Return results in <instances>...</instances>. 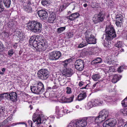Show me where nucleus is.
Masks as SVG:
<instances>
[{"instance_id":"obj_20","label":"nucleus","mask_w":127,"mask_h":127,"mask_svg":"<svg viewBox=\"0 0 127 127\" xmlns=\"http://www.w3.org/2000/svg\"><path fill=\"white\" fill-rule=\"evenodd\" d=\"M56 113L59 117H62L63 115L64 112L63 110L60 109L58 106L56 107Z\"/></svg>"},{"instance_id":"obj_36","label":"nucleus","mask_w":127,"mask_h":127,"mask_svg":"<svg viewBox=\"0 0 127 127\" xmlns=\"http://www.w3.org/2000/svg\"><path fill=\"white\" fill-rule=\"evenodd\" d=\"M110 57L108 56L106 57L105 60V63L108 64H110L111 63L112 60L111 58L110 59Z\"/></svg>"},{"instance_id":"obj_56","label":"nucleus","mask_w":127,"mask_h":127,"mask_svg":"<svg viewBox=\"0 0 127 127\" xmlns=\"http://www.w3.org/2000/svg\"><path fill=\"white\" fill-rule=\"evenodd\" d=\"M66 93L68 94H70L71 93V90L70 88L67 87L66 88Z\"/></svg>"},{"instance_id":"obj_3","label":"nucleus","mask_w":127,"mask_h":127,"mask_svg":"<svg viewBox=\"0 0 127 127\" xmlns=\"http://www.w3.org/2000/svg\"><path fill=\"white\" fill-rule=\"evenodd\" d=\"M108 115L109 112L108 110L103 109L99 112L98 117H92V119L97 123L101 122L105 120Z\"/></svg>"},{"instance_id":"obj_53","label":"nucleus","mask_w":127,"mask_h":127,"mask_svg":"<svg viewBox=\"0 0 127 127\" xmlns=\"http://www.w3.org/2000/svg\"><path fill=\"white\" fill-rule=\"evenodd\" d=\"M124 69V67L123 66H120L118 67V71L119 72L121 73L123 71Z\"/></svg>"},{"instance_id":"obj_11","label":"nucleus","mask_w":127,"mask_h":127,"mask_svg":"<svg viewBox=\"0 0 127 127\" xmlns=\"http://www.w3.org/2000/svg\"><path fill=\"white\" fill-rule=\"evenodd\" d=\"M83 60L78 59L77 60L75 63V68L77 70L81 71L84 68V64Z\"/></svg>"},{"instance_id":"obj_35","label":"nucleus","mask_w":127,"mask_h":127,"mask_svg":"<svg viewBox=\"0 0 127 127\" xmlns=\"http://www.w3.org/2000/svg\"><path fill=\"white\" fill-rule=\"evenodd\" d=\"M107 41L104 42L103 44L104 46H105L107 48H109L111 46L110 41Z\"/></svg>"},{"instance_id":"obj_29","label":"nucleus","mask_w":127,"mask_h":127,"mask_svg":"<svg viewBox=\"0 0 127 127\" xmlns=\"http://www.w3.org/2000/svg\"><path fill=\"white\" fill-rule=\"evenodd\" d=\"M24 10L28 13H32V7L29 6L27 5L24 7Z\"/></svg>"},{"instance_id":"obj_63","label":"nucleus","mask_w":127,"mask_h":127,"mask_svg":"<svg viewBox=\"0 0 127 127\" xmlns=\"http://www.w3.org/2000/svg\"><path fill=\"white\" fill-rule=\"evenodd\" d=\"M13 47L15 49H16L17 48V43H15L13 45Z\"/></svg>"},{"instance_id":"obj_55","label":"nucleus","mask_w":127,"mask_h":127,"mask_svg":"<svg viewBox=\"0 0 127 127\" xmlns=\"http://www.w3.org/2000/svg\"><path fill=\"white\" fill-rule=\"evenodd\" d=\"M106 2L108 5H111L113 2L111 0H106Z\"/></svg>"},{"instance_id":"obj_14","label":"nucleus","mask_w":127,"mask_h":127,"mask_svg":"<svg viewBox=\"0 0 127 127\" xmlns=\"http://www.w3.org/2000/svg\"><path fill=\"white\" fill-rule=\"evenodd\" d=\"M38 14L41 18L44 20L46 19L48 17L47 12L44 10H41L38 11Z\"/></svg>"},{"instance_id":"obj_46","label":"nucleus","mask_w":127,"mask_h":127,"mask_svg":"<svg viewBox=\"0 0 127 127\" xmlns=\"http://www.w3.org/2000/svg\"><path fill=\"white\" fill-rule=\"evenodd\" d=\"M95 102H96V104H97V105H100L102 104L103 103L102 101H101L99 99L95 100Z\"/></svg>"},{"instance_id":"obj_59","label":"nucleus","mask_w":127,"mask_h":127,"mask_svg":"<svg viewBox=\"0 0 127 127\" xmlns=\"http://www.w3.org/2000/svg\"><path fill=\"white\" fill-rule=\"evenodd\" d=\"M92 101L93 103V104L94 106H97V104H96V102H95V100H92Z\"/></svg>"},{"instance_id":"obj_62","label":"nucleus","mask_w":127,"mask_h":127,"mask_svg":"<svg viewBox=\"0 0 127 127\" xmlns=\"http://www.w3.org/2000/svg\"><path fill=\"white\" fill-rule=\"evenodd\" d=\"M73 34L70 33H69L67 34V36H68L69 38L72 37V36Z\"/></svg>"},{"instance_id":"obj_44","label":"nucleus","mask_w":127,"mask_h":127,"mask_svg":"<svg viewBox=\"0 0 127 127\" xmlns=\"http://www.w3.org/2000/svg\"><path fill=\"white\" fill-rule=\"evenodd\" d=\"M115 46L118 48L121 47L122 46V41H118L115 44Z\"/></svg>"},{"instance_id":"obj_25","label":"nucleus","mask_w":127,"mask_h":127,"mask_svg":"<svg viewBox=\"0 0 127 127\" xmlns=\"http://www.w3.org/2000/svg\"><path fill=\"white\" fill-rule=\"evenodd\" d=\"M102 62V59L99 58H97L96 59L93 60L91 64L93 65H96L98 63H101Z\"/></svg>"},{"instance_id":"obj_22","label":"nucleus","mask_w":127,"mask_h":127,"mask_svg":"<svg viewBox=\"0 0 127 127\" xmlns=\"http://www.w3.org/2000/svg\"><path fill=\"white\" fill-rule=\"evenodd\" d=\"M34 85L37 86V87L41 90V92H43L44 90V85L41 82L38 81L36 82Z\"/></svg>"},{"instance_id":"obj_28","label":"nucleus","mask_w":127,"mask_h":127,"mask_svg":"<svg viewBox=\"0 0 127 127\" xmlns=\"http://www.w3.org/2000/svg\"><path fill=\"white\" fill-rule=\"evenodd\" d=\"M92 78L95 81H98L99 79L101 78V76L98 74H96L92 76Z\"/></svg>"},{"instance_id":"obj_61","label":"nucleus","mask_w":127,"mask_h":127,"mask_svg":"<svg viewBox=\"0 0 127 127\" xmlns=\"http://www.w3.org/2000/svg\"><path fill=\"white\" fill-rule=\"evenodd\" d=\"M5 110V109L3 107H0V112H4Z\"/></svg>"},{"instance_id":"obj_19","label":"nucleus","mask_w":127,"mask_h":127,"mask_svg":"<svg viewBox=\"0 0 127 127\" xmlns=\"http://www.w3.org/2000/svg\"><path fill=\"white\" fill-rule=\"evenodd\" d=\"M72 70L70 68L64 70L63 74L67 77H70L72 75Z\"/></svg>"},{"instance_id":"obj_8","label":"nucleus","mask_w":127,"mask_h":127,"mask_svg":"<svg viewBox=\"0 0 127 127\" xmlns=\"http://www.w3.org/2000/svg\"><path fill=\"white\" fill-rule=\"evenodd\" d=\"M105 15L102 13L95 14L93 17L92 20L95 24L102 22L105 18Z\"/></svg>"},{"instance_id":"obj_26","label":"nucleus","mask_w":127,"mask_h":127,"mask_svg":"<svg viewBox=\"0 0 127 127\" xmlns=\"http://www.w3.org/2000/svg\"><path fill=\"white\" fill-rule=\"evenodd\" d=\"M51 3L50 0H42L41 3L44 6H48Z\"/></svg>"},{"instance_id":"obj_30","label":"nucleus","mask_w":127,"mask_h":127,"mask_svg":"<svg viewBox=\"0 0 127 127\" xmlns=\"http://www.w3.org/2000/svg\"><path fill=\"white\" fill-rule=\"evenodd\" d=\"M120 79L119 77L117 75H115L112 78V82L114 83L117 82Z\"/></svg>"},{"instance_id":"obj_16","label":"nucleus","mask_w":127,"mask_h":127,"mask_svg":"<svg viewBox=\"0 0 127 127\" xmlns=\"http://www.w3.org/2000/svg\"><path fill=\"white\" fill-rule=\"evenodd\" d=\"M56 18V14L55 12H50V16L48 19V22L50 23L55 22Z\"/></svg>"},{"instance_id":"obj_51","label":"nucleus","mask_w":127,"mask_h":127,"mask_svg":"<svg viewBox=\"0 0 127 127\" xmlns=\"http://www.w3.org/2000/svg\"><path fill=\"white\" fill-rule=\"evenodd\" d=\"M66 98L64 96H63L61 99V101L62 103H64L66 102Z\"/></svg>"},{"instance_id":"obj_4","label":"nucleus","mask_w":127,"mask_h":127,"mask_svg":"<svg viewBox=\"0 0 127 127\" xmlns=\"http://www.w3.org/2000/svg\"><path fill=\"white\" fill-rule=\"evenodd\" d=\"M106 32L105 40L107 41H110L116 37V34L114 28L112 26L106 27L105 30Z\"/></svg>"},{"instance_id":"obj_39","label":"nucleus","mask_w":127,"mask_h":127,"mask_svg":"<svg viewBox=\"0 0 127 127\" xmlns=\"http://www.w3.org/2000/svg\"><path fill=\"white\" fill-rule=\"evenodd\" d=\"M53 82L55 85L53 86L52 88L53 89H57L59 87V85L58 84V81L57 80H55Z\"/></svg>"},{"instance_id":"obj_2","label":"nucleus","mask_w":127,"mask_h":127,"mask_svg":"<svg viewBox=\"0 0 127 127\" xmlns=\"http://www.w3.org/2000/svg\"><path fill=\"white\" fill-rule=\"evenodd\" d=\"M92 118V117H85L79 120H72L67 127H85L87 125V120H91Z\"/></svg>"},{"instance_id":"obj_40","label":"nucleus","mask_w":127,"mask_h":127,"mask_svg":"<svg viewBox=\"0 0 127 127\" xmlns=\"http://www.w3.org/2000/svg\"><path fill=\"white\" fill-rule=\"evenodd\" d=\"M69 59H67L63 62V65L64 67H65L70 62Z\"/></svg>"},{"instance_id":"obj_9","label":"nucleus","mask_w":127,"mask_h":127,"mask_svg":"<svg viewBox=\"0 0 127 127\" xmlns=\"http://www.w3.org/2000/svg\"><path fill=\"white\" fill-rule=\"evenodd\" d=\"M61 56V53L59 51H54L49 53V59L51 60H55L58 59Z\"/></svg>"},{"instance_id":"obj_49","label":"nucleus","mask_w":127,"mask_h":127,"mask_svg":"<svg viewBox=\"0 0 127 127\" xmlns=\"http://www.w3.org/2000/svg\"><path fill=\"white\" fill-rule=\"evenodd\" d=\"M2 0H0V12L3 11L4 10V7L3 5H2L1 3Z\"/></svg>"},{"instance_id":"obj_17","label":"nucleus","mask_w":127,"mask_h":127,"mask_svg":"<svg viewBox=\"0 0 127 127\" xmlns=\"http://www.w3.org/2000/svg\"><path fill=\"white\" fill-rule=\"evenodd\" d=\"M31 90L32 92L35 94H41L43 92H41V90L37 87L36 86H31Z\"/></svg>"},{"instance_id":"obj_54","label":"nucleus","mask_w":127,"mask_h":127,"mask_svg":"<svg viewBox=\"0 0 127 127\" xmlns=\"http://www.w3.org/2000/svg\"><path fill=\"white\" fill-rule=\"evenodd\" d=\"M66 8L65 4H64L63 5L61 6L59 10L60 11H62L64 10Z\"/></svg>"},{"instance_id":"obj_24","label":"nucleus","mask_w":127,"mask_h":127,"mask_svg":"<svg viewBox=\"0 0 127 127\" xmlns=\"http://www.w3.org/2000/svg\"><path fill=\"white\" fill-rule=\"evenodd\" d=\"M86 97V93L80 94L78 96V101H81L85 99Z\"/></svg>"},{"instance_id":"obj_21","label":"nucleus","mask_w":127,"mask_h":127,"mask_svg":"<svg viewBox=\"0 0 127 127\" xmlns=\"http://www.w3.org/2000/svg\"><path fill=\"white\" fill-rule=\"evenodd\" d=\"M90 85V84H88L87 85L85 82H84L82 81L79 82L78 83V85L79 87L83 86V87L81 88V89H89Z\"/></svg>"},{"instance_id":"obj_52","label":"nucleus","mask_w":127,"mask_h":127,"mask_svg":"<svg viewBox=\"0 0 127 127\" xmlns=\"http://www.w3.org/2000/svg\"><path fill=\"white\" fill-rule=\"evenodd\" d=\"M9 93H4L2 94H0L2 96V99L4 98H6L7 97H9Z\"/></svg>"},{"instance_id":"obj_27","label":"nucleus","mask_w":127,"mask_h":127,"mask_svg":"<svg viewBox=\"0 0 127 127\" xmlns=\"http://www.w3.org/2000/svg\"><path fill=\"white\" fill-rule=\"evenodd\" d=\"M3 2L6 7L7 8L10 7L11 4V1L10 0H3Z\"/></svg>"},{"instance_id":"obj_23","label":"nucleus","mask_w":127,"mask_h":127,"mask_svg":"<svg viewBox=\"0 0 127 127\" xmlns=\"http://www.w3.org/2000/svg\"><path fill=\"white\" fill-rule=\"evenodd\" d=\"M16 35L21 40H23V39L25 38V36L24 34L19 31H17L16 32Z\"/></svg>"},{"instance_id":"obj_37","label":"nucleus","mask_w":127,"mask_h":127,"mask_svg":"<svg viewBox=\"0 0 127 127\" xmlns=\"http://www.w3.org/2000/svg\"><path fill=\"white\" fill-rule=\"evenodd\" d=\"M93 103L92 101L89 102L87 104V106L86 108L87 109H90L91 108L94 107V105L93 104Z\"/></svg>"},{"instance_id":"obj_48","label":"nucleus","mask_w":127,"mask_h":127,"mask_svg":"<svg viewBox=\"0 0 127 127\" xmlns=\"http://www.w3.org/2000/svg\"><path fill=\"white\" fill-rule=\"evenodd\" d=\"M8 54L10 57H11L14 54V52L13 49H11L8 51Z\"/></svg>"},{"instance_id":"obj_12","label":"nucleus","mask_w":127,"mask_h":127,"mask_svg":"<svg viewBox=\"0 0 127 127\" xmlns=\"http://www.w3.org/2000/svg\"><path fill=\"white\" fill-rule=\"evenodd\" d=\"M32 120L34 123L35 122V124L38 126L41 124L42 122L41 119L39 114L34 113L32 116Z\"/></svg>"},{"instance_id":"obj_58","label":"nucleus","mask_w":127,"mask_h":127,"mask_svg":"<svg viewBox=\"0 0 127 127\" xmlns=\"http://www.w3.org/2000/svg\"><path fill=\"white\" fill-rule=\"evenodd\" d=\"M92 121H93V122H94V124H95V127H98V126H99V124L100 122H98L97 123L95 121H93L92 120Z\"/></svg>"},{"instance_id":"obj_57","label":"nucleus","mask_w":127,"mask_h":127,"mask_svg":"<svg viewBox=\"0 0 127 127\" xmlns=\"http://www.w3.org/2000/svg\"><path fill=\"white\" fill-rule=\"evenodd\" d=\"M12 120V116L9 117L4 122H6V121L8 122L9 121H11Z\"/></svg>"},{"instance_id":"obj_7","label":"nucleus","mask_w":127,"mask_h":127,"mask_svg":"<svg viewBox=\"0 0 127 127\" xmlns=\"http://www.w3.org/2000/svg\"><path fill=\"white\" fill-rule=\"evenodd\" d=\"M85 37L88 44H95L96 43V39L94 35L89 31H87L85 33Z\"/></svg>"},{"instance_id":"obj_6","label":"nucleus","mask_w":127,"mask_h":127,"mask_svg":"<svg viewBox=\"0 0 127 127\" xmlns=\"http://www.w3.org/2000/svg\"><path fill=\"white\" fill-rule=\"evenodd\" d=\"M38 78L43 80H46L49 77V73L48 70L46 69H41L37 73Z\"/></svg>"},{"instance_id":"obj_18","label":"nucleus","mask_w":127,"mask_h":127,"mask_svg":"<svg viewBox=\"0 0 127 127\" xmlns=\"http://www.w3.org/2000/svg\"><path fill=\"white\" fill-rule=\"evenodd\" d=\"M79 16V14L78 13L75 12L72 13L69 16H67V18L70 21H73L78 18Z\"/></svg>"},{"instance_id":"obj_31","label":"nucleus","mask_w":127,"mask_h":127,"mask_svg":"<svg viewBox=\"0 0 127 127\" xmlns=\"http://www.w3.org/2000/svg\"><path fill=\"white\" fill-rule=\"evenodd\" d=\"M120 112L121 114L124 116H127V108L121 109Z\"/></svg>"},{"instance_id":"obj_32","label":"nucleus","mask_w":127,"mask_h":127,"mask_svg":"<svg viewBox=\"0 0 127 127\" xmlns=\"http://www.w3.org/2000/svg\"><path fill=\"white\" fill-rule=\"evenodd\" d=\"M35 0H29L27 2V5H30L31 6H33L36 3Z\"/></svg>"},{"instance_id":"obj_1","label":"nucleus","mask_w":127,"mask_h":127,"mask_svg":"<svg viewBox=\"0 0 127 127\" xmlns=\"http://www.w3.org/2000/svg\"><path fill=\"white\" fill-rule=\"evenodd\" d=\"M26 27L28 30L34 33L40 32L42 30L41 24L34 21H29Z\"/></svg>"},{"instance_id":"obj_60","label":"nucleus","mask_w":127,"mask_h":127,"mask_svg":"<svg viewBox=\"0 0 127 127\" xmlns=\"http://www.w3.org/2000/svg\"><path fill=\"white\" fill-rule=\"evenodd\" d=\"M28 123L29 126H30L31 127H32V121L29 120L28 122Z\"/></svg>"},{"instance_id":"obj_41","label":"nucleus","mask_w":127,"mask_h":127,"mask_svg":"<svg viewBox=\"0 0 127 127\" xmlns=\"http://www.w3.org/2000/svg\"><path fill=\"white\" fill-rule=\"evenodd\" d=\"M77 4L75 2H72L70 4V7L72 9V11L75 9V7L77 6Z\"/></svg>"},{"instance_id":"obj_47","label":"nucleus","mask_w":127,"mask_h":127,"mask_svg":"<svg viewBox=\"0 0 127 127\" xmlns=\"http://www.w3.org/2000/svg\"><path fill=\"white\" fill-rule=\"evenodd\" d=\"M35 36L33 35L30 38L29 41V44L30 45H32V42L35 40Z\"/></svg>"},{"instance_id":"obj_15","label":"nucleus","mask_w":127,"mask_h":127,"mask_svg":"<svg viewBox=\"0 0 127 127\" xmlns=\"http://www.w3.org/2000/svg\"><path fill=\"white\" fill-rule=\"evenodd\" d=\"M9 97L10 99L13 102L16 101L17 99V94L15 92H9Z\"/></svg>"},{"instance_id":"obj_50","label":"nucleus","mask_w":127,"mask_h":127,"mask_svg":"<svg viewBox=\"0 0 127 127\" xmlns=\"http://www.w3.org/2000/svg\"><path fill=\"white\" fill-rule=\"evenodd\" d=\"M58 80L60 83H64L65 82V81L63 76H62L59 77Z\"/></svg>"},{"instance_id":"obj_33","label":"nucleus","mask_w":127,"mask_h":127,"mask_svg":"<svg viewBox=\"0 0 127 127\" xmlns=\"http://www.w3.org/2000/svg\"><path fill=\"white\" fill-rule=\"evenodd\" d=\"M103 97L105 100L109 102L112 101L113 100L112 97L107 95H103Z\"/></svg>"},{"instance_id":"obj_5","label":"nucleus","mask_w":127,"mask_h":127,"mask_svg":"<svg viewBox=\"0 0 127 127\" xmlns=\"http://www.w3.org/2000/svg\"><path fill=\"white\" fill-rule=\"evenodd\" d=\"M35 39L38 42V47L39 51L45 50L48 47L47 43L42 38L41 36H35Z\"/></svg>"},{"instance_id":"obj_45","label":"nucleus","mask_w":127,"mask_h":127,"mask_svg":"<svg viewBox=\"0 0 127 127\" xmlns=\"http://www.w3.org/2000/svg\"><path fill=\"white\" fill-rule=\"evenodd\" d=\"M74 97V95H72L69 98H66V103H69L72 102L73 101Z\"/></svg>"},{"instance_id":"obj_10","label":"nucleus","mask_w":127,"mask_h":127,"mask_svg":"<svg viewBox=\"0 0 127 127\" xmlns=\"http://www.w3.org/2000/svg\"><path fill=\"white\" fill-rule=\"evenodd\" d=\"M116 120L113 119H110L106 121L103 124V127H113L116 124Z\"/></svg>"},{"instance_id":"obj_38","label":"nucleus","mask_w":127,"mask_h":127,"mask_svg":"<svg viewBox=\"0 0 127 127\" xmlns=\"http://www.w3.org/2000/svg\"><path fill=\"white\" fill-rule=\"evenodd\" d=\"M65 29V27H61L57 29V32L58 33H60L64 31Z\"/></svg>"},{"instance_id":"obj_13","label":"nucleus","mask_w":127,"mask_h":127,"mask_svg":"<svg viewBox=\"0 0 127 127\" xmlns=\"http://www.w3.org/2000/svg\"><path fill=\"white\" fill-rule=\"evenodd\" d=\"M122 16L121 14L117 15L115 17V24L118 27H121L123 25V20Z\"/></svg>"},{"instance_id":"obj_34","label":"nucleus","mask_w":127,"mask_h":127,"mask_svg":"<svg viewBox=\"0 0 127 127\" xmlns=\"http://www.w3.org/2000/svg\"><path fill=\"white\" fill-rule=\"evenodd\" d=\"M88 44V42L84 40L83 41L82 43L80 44L78 46V48H81L83 47Z\"/></svg>"},{"instance_id":"obj_42","label":"nucleus","mask_w":127,"mask_h":127,"mask_svg":"<svg viewBox=\"0 0 127 127\" xmlns=\"http://www.w3.org/2000/svg\"><path fill=\"white\" fill-rule=\"evenodd\" d=\"M33 46L36 47V48H37L38 49V42L36 40H35L33 41L32 42V45Z\"/></svg>"},{"instance_id":"obj_43","label":"nucleus","mask_w":127,"mask_h":127,"mask_svg":"<svg viewBox=\"0 0 127 127\" xmlns=\"http://www.w3.org/2000/svg\"><path fill=\"white\" fill-rule=\"evenodd\" d=\"M122 104L124 107H127V98L126 97L122 101Z\"/></svg>"},{"instance_id":"obj_64","label":"nucleus","mask_w":127,"mask_h":127,"mask_svg":"<svg viewBox=\"0 0 127 127\" xmlns=\"http://www.w3.org/2000/svg\"><path fill=\"white\" fill-rule=\"evenodd\" d=\"M68 110L65 109V110H64V111H63V112H64V113H67L68 112H68Z\"/></svg>"}]
</instances>
